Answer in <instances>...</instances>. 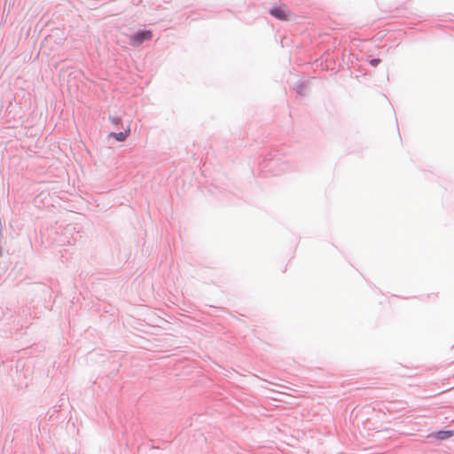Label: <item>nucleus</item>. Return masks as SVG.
<instances>
[{
  "mask_svg": "<svg viewBox=\"0 0 454 454\" xmlns=\"http://www.w3.org/2000/svg\"><path fill=\"white\" fill-rule=\"evenodd\" d=\"M270 14L277 19L286 20L288 19L289 11L286 6L275 7L270 11Z\"/></svg>",
  "mask_w": 454,
  "mask_h": 454,
  "instance_id": "obj_2",
  "label": "nucleus"
},
{
  "mask_svg": "<svg viewBox=\"0 0 454 454\" xmlns=\"http://www.w3.org/2000/svg\"><path fill=\"white\" fill-rule=\"evenodd\" d=\"M153 37L152 31L150 30H143L136 33L130 37V44L132 46H138L144 41H149Z\"/></svg>",
  "mask_w": 454,
  "mask_h": 454,
  "instance_id": "obj_1",
  "label": "nucleus"
},
{
  "mask_svg": "<svg viewBox=\"0 0 454 454\" xmlns=\"http://www.w3.org/2000/svg\"><path fill=\"white\" fill-rule=\"evenodd\" d=\"M110 121L114 124H120L121 122V119L118 116L110 117Z\"/></svg>",
  "mask_w": 454,
  "mask_h": 454,
  "instance_id": "obj_5",
  "label": "nucleus"
},
{
  "mask_svg": "<svg viewBox=\"0 0 454 454\" xmlns=\"http://www.w3.org/2000/svg\"><path fill=\"white\" fill-rule=\"evenodd\" d=\"M379 63H380V59H373L370 61V64L373 67H376Z\"/></svg>",
  "mask_w": 454,
  "mask_h": 454,
  "instance_id": "obj_6",
  "label": "nucleus"
},
{
  "mask_svg": "<svg viewBox=\"0 0 454 454\" xmlns=\"http://www.w3.org/2000/svg\"><path fill=\"white\" fill-rule=\"evenodd\" d=\"M452 435H454V432L451 431V430H447V431H439L435 434V437L437 439H440V440H443V439H446V438H449V437H451Z\"/></svg>",
  "mask_w": 454,
  "mask_h": 454,
  "instance_id": "obj_4",
  "label": "nucleus"
},
{
  "mask_svg": "<svg viewBox=\"0 0 454 454\" xmlns=\"http://www.w3.org/2000/svg\"><path fill=\"white\" fill-rule=\"evenodd\" d=\"M129 134H130V129H129V127H128L122 132H119V133L111 132L109 134V136L112 137H114L117 141L123 142L127 139V137L129 136Z\"/></svg>",
  "mask_w": 454,
  "mask_h": 454,
  "instance_id": "obj_3",
  "label": "nucleus"
}]
</instances>
